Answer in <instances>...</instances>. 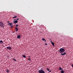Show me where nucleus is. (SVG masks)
Returning a JSON list of instances; mask_svg holds the SVG:
<instances>
[{
	"instance_id": "nucleus-12",
	"label": "nucleus",
	"mask_w": 73,
	"mask_h": 73,
	"mask_svg": "<svg viewBox=\"0 0 73 73\" xmlns=\"http://www.w3.org/2000/svg\"><path fill=\"white\" fill-rule=\"evenodd\" d=\"M52 44L53 46H54V42H52Z\"/></svg>"
},
{
	"instance_id": "nucleus-17",
	"label": "nucleus",
	"mask_w": 73,
	"mask_h": 73,
	"mask_svg": "<svg viewBox=\"0 0 73 73\" xmlns=\"http://www.w3.org/2000/svg\"><path fill=\"white\" fill-rule=\"evenodd\" d=\"M0 42H3V41H2V40H1Z\"/></svg>"
},
{
	"instance_id": "nucleus-3",
	"label": "nucleus",
	"mask_w": 73,
	"mask_h": 73,
	"mask_svg": "<svg viewBox=\"0 0 73 73\" xmlns=\"http://www.w3.org/2000/svg\"><path fill=\"white\" fill-rule=\"evenodd\" d=\"M18 23V21L17 20H14L13 21V23L14 24H16Z\"/></svg>"
},
{
	"instance_id": "nucleus-20",
	"label": "nucleus",
	"mask_w": 73,
	"mask_h": 73,
	"mask_svg": "<svg viewBox=\"0 0 73 73\" xmlns=\"http://www.w3.org/2000/svg\"><path fill=\"white\" fill-rule=\"evenodd\" d=\"M13 25H12L11 26V28H13Z\"/></svg>"
},
{
	"instance_id": "nucleus-4",
	"label": "nucleus",
	"mask_w": 73,
	"mask_h": 73,
	"mask_svg": "<svg viewBox=\"0 0 73 73\" xmlns=\"http://www.w3.org/2000/svg\"><path fill=\"white\" fill-rule=\"evenodd\" d=\"M2 25H3V23H2V22H1V21H0V26H2Z\"/></svg>"
},
{
	"instance_id": "nucleus-8",
	"label": "nucleus",
	"mask_w": 73,
	"mask_h": 73,
	"mask_svg": "<svg viewBox=\"0 0 73 73\" xmlns=\"http://www.w3.org/2000/svg\"><path fill=\"white\" fill-rule=\"evenodd\" d=\"M20 37H21V35H18L17 36V38H20Z\"/></svg>"
},
{
	"instance_id": "nucleus-21",
	"label": "nucleus",
	"mask_w": 73,
	"mask_h": 73,
	"mask_svg": "<svg viewBox=\"0 0 73 73\" xmlns=\"http://www.w3.org/2000/svg\"><path fill=\"white\" fill-rule=\"evenodd\" d=\"M19 26V25H16V27H18Z\"/></svg>"
},
{
	"instance_id": "nucleus-26",
	"label": "nucleus",
	"mask_w": 73,
	"mask_h": 73,
	"mask_svg": "<svg viewBox=\"0 0 73 73\" xmlns=\"http://www.w3.org/2000/svg\"><path fill=\"white\" fill-rule=\"evenodd\" d=\"M72 67H73V64H72Z\"/></svg>"
},
{
	"instance_id": "nucleus-13",
	"label": "nucleus",
	"mask_w": 73,
	"mask_h": 73,
	"mask_svg": "<svg viewBox=\"0 0 73 73\" xmlns=\"http://www.w3.org/2000/svg\"><path fill=\"white\" fill-rule=\"evenodd\" d=\"M22 56H23V57H24V58H25L26 57V56H25V55H23Z\"/></svg>"
},
{
	"instance_id": "nucleus-28",
	"label": "nucleus",
	"mask_w": 73,
	"mask_h": 73,
	"mask_svg": "<svg viewBox=\"0 0 73 73\" xmlns=\"http://www.w3.org/2000/svg\"><path fill=\"white\" fill-rule=\"evenodd\" d=\"M44 41H45V42H46V40H45V39Z\"/></svg>"
},
{
	"instance_id": "nucleus-1",
	"label": "nucleus",
	"mask_w": 73,
	"mask_h": 73,
	"mask_svg": "<svg viewBox=\"0 0 73 73\" xmlns=\"http://www.w3.org/2000/svg\"><path fill=\"white\" fill-rule=\"evenodd\" d=\"M65 51V49L64 48H60V51L59 52L61 53V55H62V56H63L64 55H65V54H66V52H64L63 53H63Z\"/></svg>"
},
{
	"instance_id": "nucleus-25",
	"label": "nucleus",
	"mask_w": 73,
	"mask_h": 73,
	"mask_svg": "<svg viewBox=\"0 0 73 73\" xmlns=\"http://www.w3.org/2000/svg\"><path fill=\"white\" fill-rule=\"evenodd\" d=\"M17 20H19V18H17Z\"/></svg>"
},
{
	"instance_id": "nucleus-24",
	"label": "nucleus",
	"mask_w": 73,
	"mask_h": 73,
	"mask_svg": "<svg viewBox=\"0 0 73 73\" xmlns=\"http://www.w3.org/2000/svg\"><path fill=\"white\" fill-rule=\"evenodd\" d=\"M45 45H47V43H45Z\"/></svg>"
},
{
	"instance_id": "nucleus-14",
	"label": "nucleus",
	"mask_w": 73,
	"mask_h": 73,
	"mask_svg": "<svg viewBox=\"0 0 73 73\" xmlns=\"http://www.w3.org/2000/svg\"><path fill=\"white\" fill-rule=\"evenodd\" d=\"M61 73H64V71L62 70V71H61Z\"/></svg>"
},
{
	"instance_id": "nucleus-19",
	"label": "nucleus",
	"mask_w": 73,
	"mask_h": 73,
	"mask_svg": "<svg viewBox=\"0 0 73 73\" xmlns=\"http://www.w3.org/2000/svg\"><path fill=\"white\" fill-rule=\"evenodd\" d=\"M47 70L49 71V70H50V69H49V68H47Z\"/></svg>"
},
{
	"instance_id": "nucleus-2",
	"label": "nucleus",
	"mask_w": 73,
	"mask_h": 73,
	"mask_svg": "<svg viewBox=\"0 0 73 73\" xmlns=\"http://www.w3.org/2000/svg\"><path fill=\"white\" fill-rule=\"evenodd\" d=\"M39 73H45V72L44 71L43 69L42 70H39L38 71Z\"/></svg>"
},
{
	"instance_id": "nucleus-27",
	"label": "nucleus",
	"mask_w": 73,
	"mask_h": 73,
	"mask_svg": "<svg viewBox=\"0 0 73 73\" xmlns=\"http://www.w3.org/2000/svg\"><path fill=\"white\" fill-rule=\"evenodd\" d=\"M50 42H51V44H52V41H50Z\"/></svg>"
},
{
	"instance_id": "nucleus-18",
	"label": "nucleus",
	"mask_w": 73,
	"mask_h": 73,
	"mask_svg": "<svg viewBox=\"0 0 73 73\" xmlns=\"http://www.w3.org/2000/svg\"><path fill=\"white\" fill-rule=\"evenodd\" d=\"M31 58H29L28 59V60H29V61H31Z\"/></svg>"
},
{
	"instance_id": "nucleus-31",
	"label": "nucleus",
	"mask_w": 73,
	"mask_h": 73,
	"mask_svg": "<svg viewBox=\"0 0 73 73\" xmlns=\"http://www.w3.org/2000/svg\"><path fill=\"white\" fill-rule=\"evenodd\" d=\"M7 23H9V21H8Z\"/></svg>"
},
{
	"instance_id": "nucleus-15",
	"label": "nucleus",
	"mask_w": 73,
	"mask_h": 73,
	"mask_svg": "<svg viewBox=\"0 0 73 73\" xmlns=\"http://www.w3.org/2000/svg\"><path fill=\"white\" fill-rule=\"evenodd\" d=\"M45 40V39L44 38H42V40Z\"/></svg>"
},
{
	"instance_id": "nucleus-9",
	"label": "nucleus",
	"mask_w": 73,
	"mask_h": 73,
	"mask_svg": "<svg viewBox=\"0 0 73 73\" xmlns=\"http://www.w3.org/2000/svg\"><path fill=\"white\" fill-rule=\"evenodd\" d=\"M6 71H7V72H8V73H9V70H7Z\"/></svg>"
},
{
	"instance_id": "nucleus-6",
	"label": "nucleus",
	"mask_w": 73,
	"mask_h": 73,
	"mask_svg": "<svg viewBox=\"0 0 73 73\" xmlns=\"http://www.w3.org/2000/svg\"><path fill=\"white\" fill-rule=\"evenodd\" d=\"M8 25L10 26L11 25V26L12 25H13V24L12 23H9V24H8Z\"/></svg>"
},
{
	"instance_id": "nucleus-30",
	"label": "nucleus",
	"mask_w": 73,
	"mask_h": 73,
	"mask_svg": "<svg viewBox=\"0 0 73 73\" xmlns=\"http://www.w3.org/2000/svg\"><path fill=\"white\" fill-rule=\"evenodd\" d=\"M14 58H13V60H14Z\"/></svg>"
},
{
	"instance_id": "nucleus-11",
	"label": "nucleus",
	"mask_w": 73,
	"mask_h": 73,
	"mask_svg": "<svg viewBox=\"0 0 73 73\" xmlns=\"http://www.w3.org/2000/svg\"><path fill=\"white\" fill-rule=\"evenodd\" d=\"M59 70H62V69H63V68H61V67H60L59 68Z\"/></svg>"
},
{
	"instance_id": "nucleus-29",
	"label": "nucleus",
	"mask_w": 73,
	"mask_h": 73,
	"mask_svg": "<svg viewBox=\"0 0 73 73\" xmlns=\"http://www.w3.org/2000/svg\"><path fill=\"white\" fill-rule=\"evenodd\" d=\"M49 72H51V70H50H50Z\"/></svg>"
},
{
	"instance_id": "nucleus-23",
	"label": "nucleus",
	"mask_w": 73,
	"mask_h": 73,
	"mask_svg": "<svg viewBox=\"0 0 73 73\" xmlns=\"http://www.w3.org/2000/svg\"><path fill=\"white\" fill-rule=\"evenodd\" d=\"M14 61H16V59H14Z\"/></svg>"
},
{
	"instance_id": "nucleus-5",
	"label": "nucleus",
	"mask_w": 73,
	"mask_h": 73,
	"mask_svg": "<svg viewBox=\"0 0 73 73\" xmlns=\"http://www.w3.org/2000/svg\"><path fill=\"white\" fill-rule=\"evenodd\" d=\"M18 28H17V27H15V31H16V32H17V31H18Z\"/></svg>"
},
{
	"instance_id": "nucleus-7",
	"label": "nucleus",
	"mask_w": 73,
	"mask_h": 73,
	"mask_svg": "<svg viewBox=\"0 0 73 73\" xmlns=\"http://www.w3.org/2000/svg\"><path fill=\"white\" fill-rule=\"evenodd\" d=\"M7 49H10L11 50V46H7Z\"/></svg>"
},
{
	"instance_id": "nucleus-10",
	"label": "nucleus",
	"mask_w": 73,
	"mask_h": 73,
	"mask_svg": "<svg viewBox=\"0 0 73 73\" xmlns=\"http://www.w3.org/2000/svg\"><path fill=\"white\" fill-rule=\"evenodd\" d=\"M16 17H17V16H15L14 17H13V18L14 19L15 18H16Z\"/></svg>"
},
{
	"instance_id": "nucleus-16",
	"label": "nucleus",
	"mask_w": 73,
	"mask_h": 73,
	"mask_svg": "<svg viewBox=\"0 0 73 73\" xmlns=\"http://www.w3.org/2000/svg\"><path fill=\"white\" fill-rule=\"evenodd\" d=\"M40 28H42V25H41L40 26Z\"/></svg>"
},
{
	"instance_id": "nucleus-22",
	"label": "nucleus",
	"mask_w": 73,
	"mask_h": 73,
	"mask_svg": "<svg viewBox=\"0 0 73 73\" xmlns=\"http://www.w3.org/2000/svg\"><path fill=\"white\" fill-rule=\"evenodd\" d=\"M3 25H2V26H1V28H4V26H3Z\"/></svg>"
}]
</instances>
